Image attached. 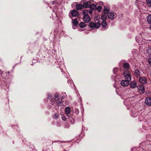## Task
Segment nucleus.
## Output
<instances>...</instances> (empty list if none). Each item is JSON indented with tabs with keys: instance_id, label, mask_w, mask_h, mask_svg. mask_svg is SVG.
I'll return each mask as SVG.
<instances>
[{
	"instance_id": "f257e3e1",
	"label": "nucleus",
	"mask_w": 151,
	"mask_h": 151,
	"mask_svg": "<svg viewBox=\"0 0 151 151\" xmlns=\"http://www.w3.org/2000/svg\"><path fill=\"white\" fill-rule=\"evenodd\" d=\"M88 14V11L85 10L83 12V19L86 23L89 22L91 20V18Z\"/></svg>"
},
{
	"instance_id": "f03ea898",
	"label": "nucleus",
	"mask_w": 151,
	"mask_h": 151,
	"mask_svg": "<svg viewBox=\"0 0 151 151\" xmlns=\"http://www.w3.org/2000/svg\"><path fill=\"white\" fill-rule=\"evenodd\" d=\"M129 70H124L123 73L124 75V77L126 80L130 81L131 80V75L129 73Z\"/></svg>"
},
{
	"instance_id": "7ed1b4c3",
	"label": "nucleus",
	"mask_w": 151,
	"mask_h": 151,
	"mask_svg": "<svg viewBox=\"0 0 151 151\" xmlns=\"http://www.w3.org/2000/svg\"><path fill=\"white\" fill-rule=\"evenodd\" d=\"M100 26V24L98 22L96 23L91 22L89 24V27L93 29L95 28H98Z\"/></svg>"
},
{
	"instance_id": "20e7f679",
	"label": "nucleus",
	"mask_w": 151,
	"mask_h": 151,
	"mask_svg": "<svg viewBox=\"0 0 151 151\" xmlns=\"http://www.w3.org/2000/svg\"><path fill=\"white\" fill-rule=\"evenodd\" d=\"M129 81L126 80H122L121 82V85L124 87L127 86L129 84Z\"/></svg>"
},
{
	"instance_id": "39448f33",
	"label": "nucleus",
	"mask_w": 151,
	"mask_h": 151,
	"mask_svg": "<svg viewBox=\"0 0 151 151\" xmlns=\"http://www.w3.org/2000/svg\"><path fill=\"white\" fill-rule=\"evenodd\" d=\"M138 89L139 91L141 93H143L145 92L144 87L142 85H139L138 87Z\"/></svg>"
},
{
	"instance_id": "423d86ee",
	"label": "nucleus",
	"mask_w": 151,
	"mask_h": 151,
	"mask_svg": "<svg viewBox=\"0 0 151 151\" xmlns=\"http://www.w3.org/2000/svg\"><path fill=\"white\" fill-rule=\"evenodd\" d=\"M145 103L147 105L150 106L151 105V97H147L146 98Z\"/></svg>"
},
{
	"instance_id": "0eeeda50",
	"label": "nucleus",
	"mask_w": 151,
	"mask_h": 151,
	"mask_svg": "<svg viewBox=\"0 0 151 151\" xmlns=\"http://www.w3.org/2000/svg\"><path fill=\"white\" fill-rule=\"evenodd\" d=\"M91 3L90 1H88L84 3L83 6L84 8H90Z\"/></svg>"
},
{
	"instance_id": "6e6552de",
	"label": "nucleus",
	"mask_w": 151,
	"mask_h": 151,
	"mask_svg": "<svg viewBox=\"0 0 151 151\" xmlns=\"http://www.w3.org/2000/svg\"><path fill=\"white\" fill-rule=\"evenodd\" d=\"M139 82L141 83L145 84L146 83V79L144 77H140L139 80Z\"/></svg>"
},
{
	"instance_id": "1a4fd4ad",
	"label": "nucleus",
	"mask_w": 151,
	"mask_h": 151,
	"mask_svg": "<svg viewBox=\"0 0 151 151\" xmlns=\"http://www.w3.org/2000/svg\"><path fill=\"white\" fill-rule=\"evenodd\" d=\"M123 68H124V70H129V64L127 63H124L123 65Z\"/></svg>"
},
{
	"instance_id": "9d476101",
	"label": "nucleus",
	"mask_w": 151,
	"mask_h": 151,
	"mask_svg": "<svg viewBox=\"0 0 151 151\" xmlns=\"http://www.w3.org/2000/svg\"><path fill=\"white\" fill-rule=\"evenodd\" d=\"M114 14L113 12H110L108 14V16L109 18L112 20L114 19Z\"/></svg>"
},
{
	"instance_id": "9b49d317",
	"label": "nucleus",
	"mask_w": 151,
	"mask_h": 151,
	"mask_svg": "<svg viewBox=\"0 0 151 151\" xmlns=\"http://www.w3.org/2000/svg\"><path fill=\"white\" fill-rule=\"evenodd\" d=\"M70 12L72 16L73 17H75L77 16L78 12L75 10H73L70 11Z\"/></svg>"
},
{
	"instance_id": "f8f14e48",
	"label": "nucleus",
	"mask_w": 151,
	"mask_h": 151,
	"mask_svg": "<svg viewBox=\"0 0 151 151\" xmlns=\"http://www.w3.org/2000/svg\"><path fill=\"white\" fill-rule=\"evenodd\" d=\"M140 72L139 70L138 69H136L134 73V75L136 77H139L140 76Z\"/></svg>"
},
{
	"instance_id": "ddd939ff",
	"label": "nucleus",
	"mask_w": 151,
	"mask_h": 151,
	"mask_svg": "<svg viewBox=\"0 0 151 151\" xmlns=\"http://www.w3.org/2000/svg\"><path fill=\"white\" fill-rule=\"evenodd\" d=\"M130 86L132 88H134L137 87V83L135 81H132L130 83Z\"/></svg>"
},
{
	"instance_id": "4468645a",
	"label": "nucleus",
	"mask_w": 151,
	"mask_h": 151,
	"mask_svg": "<svg viewBox=\"0 0 151 151\" xmlns=\"http://www.w3.org/2000/svg\"><path fill=\"white\" fill-rule=\"evenodd\" d=\"M72 23L74 26H76L78 24V22L76 19H72Z\"/></svg>"
},
{
	"instance_id": "2eb2a0df",
	"label": "nucleus",
	"mask_w": 151,
	"mask_h": 151,
	"mask_svg": "<svg viewBox=\"0 0 151 151\" xmlns=\"http://www.w3.org/2000/svg\"><path fill=\"white\" fill-rule=\"evenodd\" d=\"M96 5L94 4H91V5L90 7V9L92 10H94L96 9Z\"/></svg>"
},
{
	"instance_id": "dca6fc26",
	"label": "nucleus",
	"mask_w": 151,
	"mask_h": 151,
	"mask_svg": "<svg viewBox=\"0 0 151 151\" xmlns=\"http://www.w3.org/2000/svg\"><path fill=\"white\" fill-rule=\"evenodd\" d=\"M56 103L58 106H61L63 103L62 100L61 99H60L57 101H56Z\"/></svg>"
},
{
	"instance_id": "f3484780",
	"label": "nucleus",
	"mask_w": 151,
	"mask_h": 151,
	"mask_svg": "<svg viewBox=\"0 0 151 151\" xmlns=\"http://www.w3.org/2000/svg\"><path fill=\"white\" fill-rule=\"evenodd\" d=\"M54 99L56 101H57L59 99V95L57 93L55 94L54 96Z\"/></svg>"
},
{
	"instance_id": "a211bd4d",
	"label": "nucleus",
	"mask_w": 151,
	"mask_h": 151,
	"mask_svg": "<svg viewBox=\"0 0 151 151\" xmlns=\"http://www.w3.org/2000/svg\"><path fill=\"white\" fill-rule=\"evenodd\" d=\"M109 10L110 9L109 8H105L104 11V14H107L108 13V12H109Z\"/></svg>"
},
{
	"instance_id": "6ab92c4d",
	"label": "nucleus",
	"mask_w": 151,
	"mask_h": 151,
	"mask_svg": "<svg viewBox=\"0 0 151 151\" xmlns=\"http://www.w3.org/2000/svg\"><path fill=\"white\" fill-rule=\"evenodd\" d=\"M70 110L69 107H66L65 109V112L66 114H69L70 112Z\"/></svg>"
},
{
	"instance_id": "aec40b11",
	"label": "nucleus",
	"mask_w": 151,
	"mask_h": 151,
	"mask_svg": "<svg viewBox=\"0 0 151 151\" xmlns=\"http://www.w3.org/2000/svg\"><path fill=\"white\" fill-rule=\"evenodd\" d=\"M147 21L150 24H151V15H149L147 17Z\"/></svg>"
},
{
	"instance_id": "412c9836",
	"label": "nucleus",
	"mask_w": 151,
	"mask_h": 151,
	"mask_svg": "<svg viewBox=\"0 0 151 151\" xmlns=\"http://www.w3.org/2000/svg\"><path fill=\"white\" fill-rule=\"evenodd\" d=\"M83 6L81 4H77L76 5V8L78 10H80L82 8Z\"/></svg>"
},
{
	"instance_id": "4be33fe9",
	"label": "nucleus",
	"mask_w": 151,
	"mask_h": 151,
	"mask_svg": "<svg viewBox=\"0 0 151 151\" xmlns=\"http://www.w3.org/2000/svg\"><path fill=\"white\" fill-rule=\"evenodd\" d=\"M79 26L81 28H83L86 27V24L83 22H81L79 24Z\"/></svg>"
},
{
	"instance_id": "5701e85b",
	"label": "nucleus",
	"mask_w": 151,
	"mask_h": 151,
	"mask_svg": "<svg viewBox=\"0 0 151 151\" xmlns=\"http://www.w3.org/2000/svg\"><path fill=\"white\" fill-rule=\"evenodd\" d=\"M69 122L72 124L74 123L75 122V120L71 117H69Z\"/></svg>"
},
{
	"instance_id": "b1692460",
	"label": "nucleus",
	"mask_w": 151,
	"mask_h": 151,
	"mask_svg": "<svg viewBox=\"0 0 151 151\" xmlns=\"http://www.w3.org/2000/svg\"><path fill=\"white\" fill-rule=\"evenodd\" d=\"M102 26L104 27H106L107 25L106 22L105 20H104L102 22Z\"/></svg>"
},
{
	"instance_id": "393cba45",
	"label": "nucleus",
	"mask_w": 151,
	"mask_h": 151,
	"mask_svg": "<svg viewBox=\"0 0 151 151\" xmlns=\"http://www.w3.org/2000/svg\"><path fill=\"white\" fill-rule=\"evenodd\" d=\"M146 2L148 6L151 7V0H146Z\"/></svg>"
},
{
	"instance_id": "a878e982",
	"label": "nucleus",
	"mask_w": 151,
	"mask_h": 151,
	"mask_svg": "<svg viewBox=\"0 0 151 151\" xmlns=\"http://www.w3.org/2000/svg\"><path fill=\"white\" fill-rule=\"evenodd\" d=\"M96 9L97 11L99 13L101 11L102 8L101 6H99L97 8L96 7Z\"/></svg>"
},
{
	"instance_id": "bb28decb",
	"label": "nucleus",
	"mask_w": 151,
	"mask_h": 151,
	"mask_svg": "<svg viewBox=\"0 0 151 151\" xmlns=\"http://www.w3.org/2000/svg\"><path fill=\"white\" fill-rule=\"evenodd\" d=\"M59 114L56 113L54 114V115L53 116V117L54 119H57L59 117Z\"/></svg>"
},
{
	"instance_id": "cd10ccee",
	"label": "nucleus",
	"mask_w": 151,
	"mask_h": 151,
	"mask_svg": "<svg viewBox=\"0 0 151 151\" xmlns=\"http://www.w3.org/2000/svg\"><path fill=\"white\" fill-rule=\"evenodd\" d=\"M106 18V15H102L101 17V19L103 20V21L105 20Z\"/></svg>"
},
{
	"instance_id": "c85d7f7f",
	"label": "nucleus",
	"mask_w": 151,
	"mask_h": 151,
	"mask_svg": "<svg viewBox=\"0 0 151 151\" xmlns=\"http://www.w3.org/2000/svg\"><path fill=\"white\" fill-rule=\"evenodd\" d=\"M62 119L64 121H66L67 119L65 116L63 115L62 117Z\"/></svg>"
},
{
	"instance_id": "c756f323",
	"label": "nucleus",
	"mask_w": 151,
	"mask_h": 151,
	"mask_svg": "<svg viewBox=\"0 0 151 151\" xmlns=\"http://www.w3.org/2000/svg\"><path fill=\"white\" fill-rule=\"evenodd\" d=\"M69 127V124L68 123H66L65 124V128H68Z\"/></svg>"
},
{
	"instance_id": "7c9ffc66",
	"label": "nucleus",
	"mask_w": 151,
	"mask_h": 151,
	"mask_svg": "<svg viewBox=\"0 0 151 151\" xmlns=\"http://www.w3.org/2000/svg\"><path fill=\"white\" fill-rule=\"evenodd\" d=\"M2 133L3 136H5L7 134L6 133L4 132H3Z\"/></svg>"
},
{
	"instance_id": "2f4dec72",
	"label": "nucleus",
	"mask_w": 151,
	"mask_h": 151,
	"mask_svg": "<svg viewBox=\"0 0 151 151\" xmlns=\"http://www.w3.org/2000/svg\"><path fill=\"white\" fill-rule=\"evenodd\" d=\"M56 3V1H54L52 2V4H55Z\"/></svg>"
},
{
	"instance_id": "473e14b6",
	"label": "nucleus",
	"mask_w": 151,
	"mask_h": 151,
	"mask_svg": "<svg viewBox=\"0 0 151 151\" xmlns=\"http://www.w3.org/2000/svg\"><path fill=\"white\" fill-rule=\"evenodd\" d=\"M88 14L90 13V14H92V12L91 11H88Z\"/></svg>"
},
{
	"instance_id": "72a5a7b5",
	"label": "nucleus",
	"mask_w": 151,
	"mask_h": 151,
	"mask_svg": "<svg viewBox=\"0 0 151 151\" xmlns=\"http://www.w3.org/2000/svg\"><path fill=\"white\" fill-rule=\"evenodd\" d=\"M50 97V98H51V97H52V96H51V95H49V97Z\"/></svg>"
},
{
	"instance_id": "f704fd0d",
	"label": "nucleus",
	"mask_w": 151,
	"mask_h": 151,
	"mask_svg": "<svg viewBox=\"0 0 151 151\" xmlns=\"http://www.w3.org/2000/svg\"><path fill=\"white\" fill-rule=\"evenodd\" d=\"M150 29H151V24L150 25Z\"/></svg>"
}]
</instances>
